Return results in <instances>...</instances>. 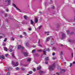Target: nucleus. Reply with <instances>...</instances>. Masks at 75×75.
Masks as SVG:
<instances>
[{
	"instance_id": "58",
	"label": "nucleus",
	"mask_w": 75,
	"mask_h": 75,
	"mask_svg": "<svg viewBox=\"0 0 75 75\" xmlns=\"http://www.w3.org/2000/svg\"><path fill=\"white\" fill-rule=\"evenodd\" d=\"M38 41H39V42H38V44H39L40 43V40H38Z\"/></svg>"
},
{
	"instance_id": "61",
	"label": "nucleus",
	"mask_w": 75,
	"mask_h": 75,
	"mask_svg": "<svg viewBox=\"0 0 75 75\" xmlns=\"http://www.w3.org/2000/svg\"><path fill=\"white\" fill-rule=\"evenodd\" d=\"M47 35H49V34H48V33L47 34Z\"/></svg>"
},
{
	"instance_id": "14",
	"label": "nucleus",
	"mask_w": 75,
	"mask_h": 75,
	"mask_svg": "<svg viewBox=\"0 0 75 75\" xmlns=\"http://www.w3.org/2000/svg\"><path fill=\"white\" fill-rule=\"evenodd\" d=\"M30 24L32 25H33V24H34V22L32 20H30Z\"/></svg>"
},
{
	"instance_id": "27",
	"label": "nucleus",
	"mask_w": 75,
	"mask_h": 75,
	"mask_svg": "<svg viewBox=\"0 0 75 75\" xmlns=\"http://www.w3.org/2000/svg\"><path fill=\"white\" fill-rule=\"evenodd\" d=\"M67 34H69V33H70V31H69V30H67Z\"/></svg>"
},
{
	"instance_id": "43",
	"label": "nucleus",
	"mask_w": 75,
	"mask_h": 75,
	"mask_svg": "<svg viewBox=\"0 0 75 75\" xmlns=\"http://www.w3.org/2000/svg\"><path fill=\"white\" fill-rule=\"evenodd\" d=\"M3 45H4V46H6V44L5 43H3Z\"/></svg>"
},
{
	"instance_id": "32",
	"label": "nucleus",
	"mask_w": 75,
	"mask_h": 75,
	"mask_svg": "<svg viewBox=\"0 0 75 75\" xmlns=\"http://www.w3.org/2000/svg\"><path fill=\"white\" fill-rule=\"evenodd\" d=\"M33 71H34V72L36 71V69L35 68H34L33 69Z\"/></svg>"
},
{
	"instance_id": "3",
	"label": "nucleus",
	"mask_w": 75,
	"mask_h": 75,
	"mask_svg": "<svg viewBox=\"0 0 75 75\" xmlns=\"http://www.w3.org/2000/svg\"><path fill=\"white\" fill-rule=\"evenodd\" d=\"M14 64V62H12V64L14 66V67H17L18 65V63L17 62H16V64Z\"/></svg>"
},
{
	"instance_id": "19",
	"label": "nucleus",
	"mask_w": 75,
	"mask_h": 75,
	"mask_svg": "<svg viewBox=\"0 0 75 75\" xmlns=\"http://www.w3.org/2000/svg\"><path fill=\"white\" fill-rule=\"evenodd\" d=\"M36 52V50H34L32 51V53H35Z\"/></svg>"
},
{
	"instance_id": "23",
	"label": "nucleus",
	"mask_w": 75,
	"mask_h": 75,
	"mask_svg": "<svg viewBox=\"0 0 75 75\" xmlns=\"http://www.w3.org/2000/svg\"><path fill=\"white\" fill-rule=\"evenodd\" d=\"M31 61V59H28L27 61H28V62H29V61Z\"/></svg>"
},
{
	"instance_id": "35",
	"label": "nucleus",
	"mask_w": 75,
	"mask_h": 75,
	"mask_svg": "<svg viewBox=\"0 0 75 75\" xmlns=\"http://www.w3.org/2000/svg\"><path fill=\"white\" fill-rule=\"evenodd\" d=\"M41 28V26H40L38 28V29H40Z\"/></svg>"
},
{
	"instance_id": "17",
	"label": "nucleus",
	"mask_w": 75,
	"mask_h": 75,
	"mask_svg": "<svg viewBox=\"0 0 75 75\" xmlns=\"http://www.w3.org/2000/svg\"><path fill=\"white\" fill-rule=\"evenodd\" d=\"M42 50H37L38 52H42Z\"/></svg>"
},
{
	"instance_id": "30",
	"label": "nucleus",
	"mask_w": 75,
	"mask_h": 75,
	"mask_svg": "<svg viewBox=\"0 0 75 75\" xmlns=\"http://www.w3.org/2000/svg\"><path fill=\"white\" fill-rule=\"evenodd\" d=\"M63 54V52H61V53L60 54V55H62Z\"/></svg>"
},
{
	"instance_id": "56",
	"label": "nucleus",
	"mask_w": 75,
	"mask_h": 75,
	"mask_svg": "<svg viewBox=\"0 0 75 75\" xmlns=\"http://www.w3.org/2000/svg\"><path fill=\"white\" fill-rule=\"evenodd\" d=\"M22 70H23V71H24V69H22Z\"/></svg>"
},
{
	"instance_id": "21",
	"label": "nucleus",
	"mask_w": 75,
	"mask_h": 75,
	"mask_svg": "<svg viewBox=\"0 0 75 75\" xmlns=\"http://www.w3.org/2000/svg\"><path fill=\"white\" fill-rule=\"evenodd\" d=\"M57 50V48L55 47L53 48V50H54V51H56Z\"/></svg>"
},
{
	"instance_id": "24",
	"label": "nucleus",
	"mask_w": 75,
	"mask_h": 75,
	"mask_svg": "<svg viewBox=\"0 0 75 75\" xmlns=\"http://www.w3.org/2000/svg\"><path fill=\"white\" fill-rule=\"evenodd\" d=\"M24 17L25 19V20H27V16H24Z\"/></svg>"
},
{
	"instance_id": "33",
	"label": "nucleus",
	"mask_w": 75,
	"mask_h": 75,
	"mask_svg": "<svg viewBox=\"0 0 75 75\" xmlns=\"http://www.w3.org/2000/svg\"><path fill=\"white\" fill-rule=\"evenodd\" d=\"M10 75V72H8L7 73L6 75Z\"/></svg>"
},
{
	"instance_id": "20",
	"label": "nucleus",
	"mask_w": 75,
	"mask_h": 75,
	"mask_svg": "<svg viewBox=\"0 0 75 75\" xmlns=\"http://www.w3.org/2000/svg\"><path fill=\"white\" fill-rule=\"evenodd\" d=\"M4 49L5 51H7L8 50L7 49V48H6V47H4Z\"/></svg>"
},
{
	"instance_id": "46",
	"label": "nucleus",
	"mask_w": 75,
	"mask_h": 75,
	"mask_svg": "<svg viewBox=\"0 0 75 75\" xmlns=\"http://www.w3.org/2000/svg\"><path fill=\"white\" fill-rule=\"evenodd\" d=\"M6 11L7 12H8V9H6Z\"/></svg>"
},
{
	"instance_id": "10",
	"label": "nucleus",
	"mask_w": 75,
	"mask_h": 75,
	"mask_svg": "<svg viewBox=\"0 0 75 75\" xmlns=\"http://www.w3.org/2000/svg\"><path fill=\"white\" fill-rule=\"evenodd\" d=\"M39 73L40 74H44V72L43 71H39Z\"/></svg>"
},
{
	"instance_id": "50",
	"label": "nucleus",
	"mask_w": 75,
	"mask_h": 75,
	"mask_svg": "<svg viewBox=\"0 0 75 75\" xmlns=\"http://www.w3.org/2000/svg\"><path fill=\"white\" fill-rule=\"evenodd\" d=\"M63 64H67V63H66V62H64Z\"/></svg>"
},
{
	"instance_id": "57",
	"label": "nucleus",
	"mask_w": 75,
	"mask_h": 75,
	"mask_svg": "<svg viewBox=\"0 0 75 75\" xmlns=\"http://www.w3.org/2000/svg\"><path fill=\"white\" fill-rule=\"evenodd\" d=\"M55 59V58L53 57V59Z\"/></svg>"
},
{
	"instance_id": "42",
	"label": "nucleus",
	"mask_w": 75,
	"mask_h": 75,
	"mask_svg": "<svg viewBox=\"0 0 75 75\" xmlns=\"http://www.w3.org/2000/svg\"><path fill=\"white\" fill-rule=\"evenodd\" d=\"M57 75H59V73L57 72Z\"/></svg>"
},
{
	"instance_id": "6",
	"label": "nucleus",
	"mask_w": 75,
	"mask_h": 75,
	"mask_svg": "<svg viewBox=\"0 0 75 75\" xmlns=\"http://www.w3.org/2000/svg\"><path fill=\"white\" fill-rule=\"evenodd\" d=\"M5 2L8 3V4H10L11 3V0H5Z\"/></svg>"
},
{
	"instance_id": "1",
	"label": "nucleus",
	"mask_w": 75,
	"mask_h": 75,
	"mask_svg": "<svg viewBox=\"0 0 75 75\" xmlns=\"http://www.w3.org/2000/svg\"><path fill=\"white\" fill-rule=\"evenodd\" d=\"M55 64L54 63L52 65L49 67V70H50V71H53V70H54L55 68Z\"/></svg>"
},
{
	"instance_id": "48",
	"label": "nucleus",
	"mask_w": 75,
	"mask_h": 75,
	"mask_svg": "<svg viewBox=\"0 0 75 75\" xmlns=\"http://www.w3.org/2000/svg\"><path fill=\"white\" fill-rule=\"evenodd\" d=\"M3 38V37L1 36H0V39H1V38Z\"/></svg>"
},
{
	"instance_id": "62",
	"label": "nucleus",
	"mask_w": 75,
	"mask_h": 75,
	"mask_svg": "<svg viewBox=\"0 0 75 75\" xmlns=\"http://www.w3.org/2000/svg\"><path fill=\"white\" fill-rule=\"evenodd\" d=\"M7 16V14H6V16H5V17H6V16Z\"/></svg>"
},
{
	"instance_id": "37",
	"label": "nucleus",
	"mask_w": 75,
	"mask_h": 75,
	"mask_svg": "<svg viewBox=\"0 0 75 75\" xmlns=\"http://www.w3.org/2000/svg\"><path fill=\"white\" fill-rule=\"evenodd\" d=\"M20 37V38H23V36L22 35H21Z\"/></svg>"
},
{
	"instance_id": "54",
	"label": "nucleus",
	"mask_w": 75,
	"mask_h": 75,
	"mask_svg": "<svg viewBox=\"0 0 75 75\" xmlns=\"http://www.w3.org/2000/svg\"><path fill=\"white\" fill-rule=\"evenodd\" d=\"M24 34H26V33L25 32H23Z\"/></svg>"
},
{
	"instance_id": "12",
	"label": "nucleus",
	"mask_w": 75,
	"mask_h": 75,
	"mask_svg": "<svg viewBox=\"0 0 75 75\" xmlns=\"http://www.w3.org/2000/svg\"><path fill=\"white\" fill-rule=\"evenodd\" d=\"M50 37H48L47 39H46V42H48V41H50Z\"/></svg>"
},
{
	"instance_id": "7",
	"label": "nucleus",
	"mask_w": 75,
	"mask_h": 75,
	"mask_svg": "<svg viewBox=\"0 0 75 75\" xmlns=\"http://www.w3.org/2000/svg\"><path fill=\"white\" fill-rule=\"evenodd\" d=\"M38 18H35L34 20V21L35 22V23H38Z\"/></svg>"
},
{
	"instance_id": "63",
	"label": "nucleus",
	"mask_w": 75,
	"mask_h": 75,
	"mask_svg": "<svg viewBox=\"0 0 75 75\" xmlns=\"http://www.w3.org/2000/svg\"><path fill=\"white\" fill-rule=\"evenodd\" d=\"M10 69H12V68H10Z\"/></svg>"
},
{
	"instance_id": "38",
	"label": "nucleus",
	"mask_w": 75,
	"mask_h": 75,
	"mask_svg": "<svg viewBox=\"0 0 75 75\" xmlns=\"http://www.w3.org/2000/svg\"><path fill=\"white\" fill-rule=\"evenodd\" d=\"M45 63L46 64H48V62H45Z\"/></svg>"
},
{
	"instance_id": "13",
	"label": "nucleus",
	"mask_w": 75,
	"mask_h": 75,
	"mask_svg": "<svg viewBox=\"0 0 75 75\" xmlns=\"http://www.w3.org/2000/svg\"><path fill=\"white\" fill-rule=\"evenodd\" d=\"M65 72V70L64 69H62L61 70V73H62V72Z\"/></svg>"
},
{
	"instance_id": "49",
	"label": "nucleus",
	"mask_w": 75,
	"mask_h": 75,
	"mask_svg": "<svg viewBox=\"0 0 75 75\" xmlns=\"http://www.w3.org/2000/svg\"><path fill=\"white\" fill-rule=\"evenodd\" d=\"M29 30H30V31H31V28H29Z\"/></svg>"
},
{
	"instance_id": "59",
	"label": "nucleus",
	"mask_w": 75,
	"mask_h": 75,
	"mask_svg": "<svg viewBox=\"0 0 75 75\" xmlns=\"http://www.w3.org/2000/svg\"><path fill=\"white\" fill-rule=\"evenodd\" d=\"M13 47V46H12V45H10V47Z\"/></svg>"
},
{
	"instance_id": "9",
	"label": "nucleus",
	"mask_w": 75,
	"mask_h": 75,
	"mask_svg": "<svg viewBox=\"0 0 75 75\" xmlns=\"http://www.w3.org/2000/svg\"><path fill=\"white\" fill-rule=\"evenodd\" d=\"M24 55H25V57H28V53H24Z\"/></svg>"
},
{
	"instance_id": "31",
	"label": "nucleus",
	"mask_w": 75,
	"mask_h": 75,
	"mask_svg": "<svg viewBox=\"0 0 75 75\" xmlns=\"http://www.w3.org/2000/svg\"><path fill=\"white\" fill-rule=\"evenodd\" d=\"M25 45H26V46H27L28 45V43H25Z\"/></svg>"
},
{
	"instance_id": "2",
	"label": "nucleus",
	"mask_w": 75,
	"mask_h": 75,
	"mask_svg": "<svg viewBox=\"0 0 75 75\" xmlns=\"http://www.w3.org/2000/svg\"><path fill=\"white\" fill-rule=\"evenodd\" d=\"M47 51H48V52H50V48H48L47 50V49L45 48L43 50V52L44 55H46V52Z\"/></svg>"
},
{
	"instance_id": "39",
	"label": "nucleus",
	"mask_w": 75,
	"mask_h": 75,
	"mask_svg": "<svg viewBox=\"0 0 75 75\" xmlns=\"http://www.w3.org/2000/svg\"><path fill=\"white\" fill-rule=\"evenodd\" d=\"M39 47H42V45L40 44L39 45Z\"/></svg>"
},
{
	"instance_id": "26",
	"label": "nucleus",
	"mask_w": 75,
	"mask_h": 75,
	"mask_svg": "<svg viewBox=\"0 0 75 75\" xmlns=\"http://www.w3.org/2000/svg\"><path fill=\"white\" fill-rule=\"evenodd\" d=\"M29 74H33V72L31 71H29Z\"/></svg>"
},
{
	"instance_id": "4",
	"label": "nucleus",
	"mask_w": 75,
	"mask_h": 75,
	"mask_svg": "<svg viewBox=\"0 0 75 75\" xmlns=\"http://www.w3.org/2000/svg\"><path fill=\"white\" fill-rule=\"evenodd\" d=\"M13 7H15L16 8V10H19V11H21L20 10V9H19L18 8L16 7V5H15V4H13Z\"/></svg>"
},
{
	"instance_id": "55",
	"label": "nucleus",
	"mask_w": 75,
	"mask_h": 75,
	"mask_svg": "<svg viewBox=\"0 0 75 75\" xmlns=\"http://www.w3.org/2000/svg\"><path fill=\"white\" fill-rule=\"evenodd\" d=\"M73 64H75V62H73Z\"/></svg>"
},
{
	"instance_id": "28",
	"label": "nucleus",
	"mask_w": 75,
	"mask_h": 75,
	"mask_svg": "<svg viewBox=\"0 0 75 75\" xmlns=\"http://www.w3.org/2000/svg\"><path fill=\"white\" fill-rule=\"evenodd\" d=\"M12 57H13V58H15V56H14V53H13L12 54Z\"/></svg>"
},
{
	"instance_id": "25",
	"label": "nucleus",
	"mask_w": 75,
	"mask_h": 75,
	"mask_svg": "<svg viewBox=\"0 0 75 75\" xmlns=\"http://www.w3.org/2000/svg\"><path fill=\"white\" fill-rule=\"evenodd\" d=\"M48 33H50L49 32H45V34H47Z\"/></svg>"
},
{
	"instance_id": "22",
	"label": "nucleus",
	"mask_w": 75,
	"mask_h": 75,
	"mask_svg": "<svg viewBox=\"0 0 75 75\" xmlns=\"http://www.w3.org/2000/svg\"><path fill=\"white\" fill-rule=\"evenodd\" d=\"M7 40V38H5L4 41V42H6Z\"/></svg>"
},
{
	"instance_id": "60",
	"label": "nucleus",
	"mask_w": 75,
	"mask_h": 75,
	"mask_svg": "<svg viewBox=\"0 0 75 75\" xmlns=\"http://www.w3.org/2000/svg\"><path fill=\"white\" fill-rule=\"evenodd\" d=\"M61 45V46H63V45L61 44V45Z\"/></svg>"
},
{
	"instance_id": "36",
	"label": "nucleus",
	"mask_w": 75,
	"mask_h": 75,
	"mask_svg": "<svg viewBox=\"0 0 75 75\" xmlns=\"http://www.w3.org/2000/svg\"><path fill=\"white\" fill-rule=\"evenodd\" d=\"M6 69H7V71H10V70L9 69V68H7Z\"/></svg>"
},
{
	"instance_id": "29",
	"label": "nucleus",
	"mask_w": 75,
	"mask_h": 75,
	"mask_svg": "<svg viewBox=\"0 0 75 75\" xmlns=\"http://www.w3.org/2000/svg\"><path fill=\"white\" fill-rule=\"evenodd\" d=\"M8 54H5V56L6 57H7V56H8Z\"/></svg>"
},
{
	"instance_id": "52",
	"label": "nucleus",
	"mask_w": 75,
	"mask_h": 75,
	"mask_svg": "<svg viewBox=\"0 0 75 75\" xmlns=\"http://www.w3.org/2000/svg\"><path fill=\"white\" fill-rule=\"evenodd\" d=\"M54 8H55V7H54V6H53L52 7L53 9H54Z\"/></svg>"
},
{
	"instance_id": "8",
	"label": "nucleus",
	"mask_w": 75,
	"mask_h": 75,
	"mask_svg": "<svg viewBox=\"0 0 75 75\" xmlns=\"http://www.w3.org/2000/svg\"><path fill=\"white\" fill-rule=\"evenodd\" d=\"M18 49H20L21 48H22V49H23L24 47H21V45H19L18 46Z\"/></svg>"
},
{
	"instance_id": "34",
	"label": "nucleus",
	"mask_w": 75,
	"mask_h": 75,
	"mask_svg": "<svg viewBox=\"0 0 75 75\" xmlns=\"http://www.w3.org/2000/svg\"><path fill=\"white\" fill-rule=\"evenodd\" d=\"M72 63H70V67H72Z\"/></svg>"
},
{
	"instance_id": "18",
	"label": "nucleus",
	"mask_w": 75,
	"mask_h": 75,
	"mask_svg": "<svg viewBox=\"0 0 75 75\" xmlns=\"http://www.w3.org/2000/svg\"><path fill=\"white\" fill-rule=\"evenodd\" d=\"M45 60L46 61H48L49 60V59L48 58V57H47L45 58Z\"/></svg>"
},
{
	"instance_id": "11",
	"label": "nucleus",
	"mask_w": 75,
	"mask_h": 75,
	"mask_svg": "<svg viewBox=\"0 0 75 75\" xmlns=\"http://www.w3.org/2000/svg\"><path fill=\"white\" fill-rule=\"evenodd\" d=\"M65 37V35L64 33H63L62 34V38H64Z\"/></svg>"
},
{
	"instance_id": "5",
	"label": "nucleus",
	"mask_w": 75,
	"mask_h": 75,
	"mask_svg": "<svg viewBox=\"0 0 75 75\" xmlns=\"http://www.w3.org/2000/svg\"><path fill=\"white\" fill-rule=\"evenodd\" d=\"M0 59H5V57L4 56L2 55H0Z\"/></svg>"
},
{
	"instance_id": "15",
	"label": "nucleus",
	"mask_w": 75,
	"mask_h": 75,
	"mask_svg": "<svg viewBox=\"0 0 75 75\" xmlns=\"http://www.w3.org/2000/svg\"><path fill=\"white\" fill-rule=\"evenodd\" d=\"M54 43H55V42H54V41H52L51 42V45H52L53 44H54Z\"/></svg>"
},
{
	"instance_id": "53",
	"label": "nucleus",
	"mask_w": 75,
	"mask_h": 75,
	"mask_svg": "<svg viewBox=\"0 0 75 75\" xmlns=\"http://www.w3.org/2000/svg\"><path fill=\"white\" fill-rule=\"evenodd\" d=\"M71 56H72V57H73V53H72Z\"/></svg>"
},
{
	"instance_id": "64",
	"label": "nucleus",
	"mask_w": 75,
	"mask_h": 75,
	"mask_svg": "<svg viewBox=\"0 0 75 75\" xmlns=\"http://www.w3.org/2000/svg\"><path fill=\"white\" fill-rule=\"evenodd\" d=\"M27 75H29V74H27Z\"/></svg>"
},
{
	"instance_id": "41",
	"label": "nucleus",
	"mask_w": 75,
	"mask_h": 75,
	"mask_svg": "<svg viewBox=\"0 0 75 75\" xmlns=\"http://www.w3.org/2000/svg\"><path fill=\"white\" fill-rule=\"evenodd\" d=\"M19 69L18 67H16V70H18Z\"/></svg>"
},
{
	"instance_id": "44",
	"label": "nucleus",
	"mask_w": 75,
	"mask_h": 75,
	"mask_svg": "<svg viewBox=\"0 0 75 75\" xmlns=\"http://www.w3.org/2000/svg\"><path fill=\"white\" fill-rule=\"evenodd\" d=\"M69 42H72V40H69Z\"/></svg>"
},
{
	"instance_id": "16",
	"label": "nucleus",
	"mask_w": 75,
	"mask_h": 75,
	"mask_svg": "<svg viewBox=\"0 0 75 75\" xmlns=\"http://www.w3.org/2000/svg\"><path fill=\"white\" fill-rule=\"evenodd\" d=\"M37 68H38V70H39L41 68V67L40 66L38 67Z\"/></svg>"
},
{
	"instance_id": "40",
	"label": "nucleus",
	"mask_w": 75,
	"mask_h": 75,
	"mask_svg": "<svg viewBox=\"0 0 75 75\" xmlns=\"http://www.w3.org/2000/svg\"><path fill=\"white\" fill-rule=\"evenodd\" d=\"M12 49H10V50H9V51H10V52H12Z\"/></svg>"
},
{
	"instance_id": "47",
	"label": "nucleus",
	"mask_w": 75,
	"mask_h": 75,
	"mask_svg": "<svg viewBox=\"0 0 75 75\" xmlns=\"http://www.w3.org/2000/svg\"><path fill=\"white\" fill-rule=\"evenodd\" d=\"M33 47L34 48H35V47H36V46H35V45H33Z\"/></svg>"
},
{
	"instance_id": "45",
	"label": "nucleus",
	"mask_w": 75,
	"mask_h": 75,
	"mask_svg": "<svg viewBox=\"0 0 75 75\" xmlns=\"http://www.w3.org/2000/svg\"><path fill=\"white\" fill-rule=\"evenodd\" d=\"M55 53H54L52 54V55H55Z\"/></svg>"
},
{
	"instance_id": "51",
	"label": "nucleus",
	"mask_w": 75,
	"mask_h": 75,
	"mask_svg": "<svg viewBox=\"0 0 75 75\" xmlns=\"http://www.w3.org/2000/svg\"><path fill=\"white\" fill-rule=\"evenodd\" d=\"M12 41H14V39L12 38Z\"/></svg>"
}]
</instances>
